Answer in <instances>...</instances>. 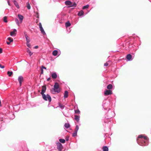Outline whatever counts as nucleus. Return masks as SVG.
Instances as JSON below:
<instances>
[{
  "label": "nucleus",
  "instance_id": "obj_47",
  "mask_svg": "<svg viewBox=\"0 0 151 151\" xmlns=\"http://www.w3.org/2000/svg\"><path fill=\"white\" fill-rule=\"evenodd\" d=\"M7 3H8V4L10 6V3L9 1H7Z\"/></svg>",
  "mask_w": 151,
  "mask_h": 151
},
{
  "label": "nucleus",
  "instance_id": "obj_24",
  "mask_svg": "<svg viewBox=\"0 0 151 151\" xmlns=\"http://www.w3.org/2000/svg\"><path fill=\"white\" fill-rule=\"evenodd\" d=\"M103 151H108V148L107 147L104 146L103 147Z\"/></svg>",
  "mask_w": 151,
  "mask_h": 151
},
{
  "label": "nucleus",
  "instance_id": "obj_22",
  "mask_svg": "<svg viewBox=\"0 0 151 151\" xmlns=\"http://www.w3.org/2000/svg\"><path fill=\"white\" fill-rule=\"evenodd\" d=\"M27 52L29 53V56H31L33 54V53L31 52L29 48H27Z\"/></svg>",
  "mask_w": 151,
  "mask_h": 151
},
{
  "label": "nucleus",
  "instance_id": "obj_13",
  "mask_svg": "<svg viewBox=\"0 0 151 151\" xmlns=\"http://www.w3.org/2000/svg\"><path fill=\"white\" fill-rule=\"evenodd\" d=\"M51 76L52 78L56 79L57 77V75L56 73L53 72L52 73Z\"/></svg>",
  "mask_w": 151,
  "mask_h": 151
},
{
  "label": "nucleus",
  "instance_id": "obj_40",
  "mask_svg": "<svg viewBox=\"0 0 151 151\" xmlns=\"http://www.w3.org/2000/svg\"><path fill=\"white\" fill-rule=\"evenodd\" d=\"M105 104L104 103L103 104V105H102V106H103V108L104 109H106V106H105Z\"/></svg>",
  "mask_w": 151,
  "mask_h": 151
},
{
  "label": "nucleus",
  "instance_id": "obj_1",
  "mask_svg": "<svg viewBox=\"0 0 151 151\" xmlns=\"http://www.w3.org/2000/svg\"><path fill=\"white\" fill-rule=\"evenodd\" d=\"M148 139L147 136L142 134L139 135L137 139L138 144L142 146L147 145H148Z\"/></svg>",
  "mask_w": 151,
  "mask_h": 151
},
{
  "label": "nucleus",
  "instance_id": "obj_35",
  "mask_svg": "<svg viewBox=\"0 0 151 151\" xmlns=\"http://www.w3.org/2000/svg\"><path fill=\"white\" fill-rule=\"evenodd\" d=\"M79 127L78 125H76V128L75 129V131H76V132H78V130L79 129Z\"/></svg>",
  "mask_w": 151,
  "mask_h": 151
},
{
  "label": "nucleus",
  "instance_id": "obj_15",
  "mask_svg": "<svg viewBox=\"0 0 151 151\" xmlns=\"http://www.w3.org/2000/svg\"><path fill=\"white\" fill-rule=\"evenodd\" d=\"M75 119L78 122H79L80 120V116L79 115H75L74 116Z\"/></svg>",
  "mask_w": 151,
  "mask_h": 151
},
{
  "label": "nucleus",
  "instance_id": "obj_18",
  "mask_svg": "<svg viewBox=\"0 0 151 151\" xmlns=\"http://www.w3.org/2000/svg\"><path fill=\"white\" fill-rule=\"evenodd\" d=\"M25 37L26 38L27 42L29 43L30 42V40L29 37L26 34L25 35Z\"/></svg>",
  "mask_w": 151,
  "mask_h": 151
},
{
  "label": "nucleus",
  "instance_id": "obj_28",
  "mask_svg": "<svg viewBox=\"0 0 151 151\" xmlns=\"http://www.w3.org/2000/svg\"><path fill=\"white\" fill-rule=\"evenodd\" d=\"M76 3L74 2L73 4L72 3V4L69 7H76Z\"/></svg>",
  "mask_w": 151,
  "mask_h": 151
},
{
  "label": "nucleus",
  "instance_id": "obj_41",
  "mask_svg": "<svg viewBox=\"0 0 151 151\" xmlns=\"http://www.w3.org/2000/svg\"><path fill=\"white\" fill-rule=\"evenodd\" d=\"M67 31L68 32V33H70L71 31L70 29L69 28V27L68 28V29H67Z\"/></svg>",
  "mask_w": 151,
  "mask_h": 151
},
{
  "label": "nucleus",
  "instance_id": "obj_50",
  "mask_svg": "<svg viewBox=\"0 0 151 151\" xmlns=\"http://www.w3.org/2000/svg\"><path fill=\"white\" fill-rule=\"evenodd\" d=\"M50 78H48L47 79V81H49V80H50Z\"/></svg>",
  "mask_w": 151,
  "mask_h": 151
},
{
  "label": "nucleus",
  "instance_id": "obj_14",
  "mask_svg": "<svg viewBox=\"0 0 151 151\" xmlns=\"http://www.w3.org/2000/svg\"><path fill=\"white\" fill-rule=\"evenodd\" d=\"M132 58V55L130 54H128L126 57V58L128 61H131L132 60L131 59Z\"/></svg>",
  "mask_w": 151,
  "mask_h": 151
},
{
  "label": "nucleus",
  "instance_id": "obj_34",
  "mask_svg": "<svg viewBox=\"0 0 151 151\" xmlns=\"http://www.w3.org/2000/svg\"><path fill=\"white\" fill-rule=\"evenodd\" d=\"M89 5L88 4H87L86 6H84L83 7L82 9H88L89 7Z\"/></svg>",
  "mask_w": 151,
  "mask_h": 151
},
{
  "label": "nucleus",
  "instance_id": "obj_25",
  "mask_svg": "<svg viewBox=\"0 0 151 151\" xmlns=\"http://www.w3.org/2000/svg\"><path fill=\"white\" fill-rule=\"evenodd\" d=\"M64 126L67 129H68L70 127V125L69 123H66L65 124Z\"/></svg>",
  "mask_w": 151,
  "mask_h": 151
},
{
  "label": "nucleus",
  "instance_id": "obj_49",
  "mask_svg": "<svg viewBox=\"0 0 151 151\" xmlns=\"http://www.w3.org/2000/svg\"><path fill=\"white\" fill-rule=\"evenodd\" d=\"M38 47L37 46H36L34 48L35 49H37L38 48Z\"/></svg>",
  "mask_w": 151,
  "mask_h": 151
},
{
  "label": "nucleus",
  "instance_id": "obj_38",
  "mask_svg": "<svg viewBox=\"0 0 151 151\" xmlns=\"http://www.w3.org/2000/svg\"><path fill=\"white\" fill-rule=\"evenodd\" d=\"M4 22H7V17L6 16H5L3 18Z\"/></svg>",
  "mask_w": 151,
  "mask_h": 151
},
{
  "label": "nucleus",
  "instance_id": "obj_12",
  "mask_svg": "<svg viewBox=\"0 0 151 151\" xmlns=\"http://www.w3.org/2000/svg\"><path fill=\"white\" fill-rule=\"evenodd\" d=\"M16 32V29H14L13 31L11 32L10 33V35L12 36H15Z\"/></svg>",
  "mask_w": 151,
  "mask_h": 151
},
{
  "label": "nucleus",
  "instance_id": "obj_8",
  "mask_svg": "<svg viewBox=\"0 0 151 151\" xmlns=\"http://www.w3.org/2000/svg\"><path fill=\"white\" fill-rule=\"evenodd\" d=\"M104 95L105 96H107L111 95L112 92L110 90H106L104 91Z\"/></svg>",
  "mask_w": 151,
  "mask_h": 151
},
{
  "label": "nucleus",
  "instance_id": "obj_6",
  "mask_svg": "<svg viewBox=\"0 0 151 151\" xmlns=\"http://www.w3.org/2000/svg\"><path fill=\"white\" fill-rule=\"evenodd\" d=\"M57 146V149L60 151H61L63 149V146L62 144L59 142L56 143Z\"/></svg>",
  "mask_w": 151,
  "mask_h": 151
},
{
  "label": "nucleus",
  "instance_id": "obj_43",
  "mask_svg": "<svg viewBox=\"0 0 151 151\" xmlns=\"http://www.w3.org/2000/svg\"><path fill=\"white\" fill-rule=\"evenodd\" d=\"M0 67L1 68H4V65H2L0 64Z\"/></svg>",
  "mask_w": 151,
  "mask_h": 151
},
{
  "label": "nucleus",
  "instance_id": "obj_26",
  "mask_svg": "<svg viewBox=\"0 0 151 151\" xmlns=\"http://www.w3.org/2000/svg\"><path fill=\"white\" fill-rule=\"evenodd\" d=\"M15 21L17 25L19 26L20 22H19L17 18H16L15 19Z\"/></svg>",
  "mask_w": 151,
  "mask_h": 151
},
{
  "label": "nucleus",
  "instance_id": "obj_44",
  "mask_svg": "<svg viewBox=\"0 0 151 151\" xmlns=\"http://www.w3.org/2000/svg\"><path fill=\"white\" fill-rule=\"evenodd\" d=\"M41 69H44L46 70V68L45 67L43 66H42Z\"/></svg>",
  "mask_w": 151,
  "mask_h": 151
},
{
  "label": "nucleus",
  "instance_id": "obj_23",
  "mask_svg": "<svg viewBox=\"0 0 151 151\" xmlns=\"http://www.w3.org/2000/svg\"><path fill=\"white\" fill-rule=\"evenodd\" d=\"M112 87L113 86L111 84H109L107 86V88L108 89H109V90H110V89H111L112 88Z\"/></svg>",
  "mask_w": 151,
  "mask_h": 151
},
{
  "label": "nucleus",
  "instance_id": "obj_30",
  "mask_svg": "<svg viewBox=\"0 0 151 151\" xmlns=\"http://www.w3.org/2000/svg\"><path fill=\"white\" fill-rule=\"evenodd\" d=\"M59 141L62 143H64L65 142V140L64 139H60L59 140Z\"/></svg>",
  "mask_w": 151,
  "mask_h": 151
},
{
  "label": "nucleus",
  "instance_id": "obj_32",
  "mask_svg": "<svg viewBox=\"0 0 151 151\" xmlns=\"http://www.w3.org/2000/svg\"><path fill=\"white\" fill-rule=\"evenodd\" d=\"M7 74L9 76H11L13 74V72L12 71H8L7 72Z\"/></svg>",
  "mask_w": 151,
  "mask_h": 151
},
{
  "label": "nucleus",
  "instance_id": "obj_31",
  "mask_svg": "<svg viewBox=\"0 0 151 151\" xmlns=\"http://www.w3.org/2000/svg\"><path fill=\"white\" fill-rule=\"evenodd\" d=\"M59 106L62 109H63L64 108V106L63 105V104H59Z\"/></svg>",
  "mask_w": 151,
  "mask_h": 151
},
{
  "label": "nucleus",
  "instance_id": "obj_42",
  "mask_svg": "<svg viewBox=\"0 0 151 151\" xmlns=\"http://www.w3.org/2000/svg\"><path fill=\"white\" fill-rule=\"evenodd\" d=\"M108 65V62H106L104 63V66H107Z\"/></svg>",
  "mask_w": 151,
  "mask_h": 151
},
{
  "label": "nucleus",
  "instance_id": "obj_11",
  "mask_svg": "<svg viewBox=\"0 0 151 151\" xmlns=\"http://www.w3.org/2000/svg\"><path fill=\"white\" fill-rule=\"evenodd\" d=\"M23 80V77L22 76H19L18 78V81L19 82L20 86L22 84V82Z\"/></svg>",
  "mask_w": 151,
  "mask_h": 151
},
{
  "label": "nucleus",
  "instance_id": "obj_2",
  "mask_svg": "<svg viewBox=\"0 0 151 151\" xmlns=\"http://www.w3.org/2000/svg\"><path fill=\"white\" fill-rule=\"evenodd\" d=\"M107 116H105L104 119V122L105 123H108L110 122L111 119V118L114 117L115 115V114L114 111H109L107 114Z\"/></svg>",
  "mask_w": 151,
  "mask_h": 151
},
{
  "label": "nucleus",
  "instance_id": "obj_39",
  "mask_svg": "<svg viewBox=\"0 0 151 151\" xmlns=\"http://www.w3.org/2000/svg\"><path fill=\"white\" fill-rule=\"evenodd\" d=\"M26 44L27 47H29L30 48V44L29 43H26Z\"/></svg>",
  "mask_w": 151,
  "mask_h": 151
},
{
  "label": "nucleus",
  "instance_id": "obj_17",
  "mask_svg": "<svg viewBox=\"0 0 151 151\" xmlns=\"http://www.w3.org/2000/svg\"><path fill=\"white\" fill-rule=\"evenodd\" d=\"M71 25V24L69 22H67L65 23V26L67 29Z\"/></svg>",
  "mask_w": 151,
  "mask_h": 151
},
{
  "label": "nucleus",
  "instance_id": "obj_36",
  "mask_svg": "<svg viewBox=\"0 0 151 151\" xmlns=\"http://www.w3.org/2000/svg\"><path fill=\"white\" fill-rule=\"evenodd\" d=\"M7 39L10 42H12L13 41V39L11 37H9Z\"/></svg>",
  "mask_w": 151,
  "mask_h": 151
},
{
  "label": "nucleus",
  "instance_id": "obj_27",
  "mask_svg": "<svg viewBox=\"0 0 151 151\" xmlns=\"http://www.w3.org/2000/svg\"><path fill=\"white\" fill-rule=\"evenodd\" d=\"M35 17L37 18H39V14L38 12H35Z\"/></svg>",
  "mask_w": 151,
  "mask_h": 151
},
{
  "label": "nucleus",
  "instance_id": "obj_46",
  "mask_svg": "<svg viewBox=\"0 0 151 151\" xmlns=\"http://www.w3.org/2000/svg\"><path fill=\"white\" fill-rule=\"evenodd\" d=\"M11 42H6V44H7V45H9L10 43Z\"/></svg>",
  "mask_w": 151,
  "mask_h": 151
},
{
  "label": "nucleus",
  "instance_id": "obj_21",
  "mask_svg": "<svg viewBox=\"0 0 151 151\" xmlns=\"http://www.w3.org/2000/svg\"><path fill=\"white\" fill-rule=\"evenodd\" d=\"M65 4L66 5H70L72 4V2L69 1H65Z\"/></svg>",
  "mask_w": 151,
  "mask_h": 151
},
{
  "label": "nucleus",
  "instance_id": "obj_5",
  "mask_svg": "<svg viewBox=\"0 0 151 151\" xmlns=\"http://www.w3.org/2000/svg\"><path fill=\"white\" fill-rule=\"evenodd\" d=\"M39 26L40 29V30L41 32V33L44 35H46V33L44 31V29H43L42 24L41 22H40L39 24Z\"/></svg>",
  "mask_w": 151,
  "mask_h": 151
},
{
  "label": "nucleus",
  "instance_id": "obj_52",
  "mask_svg": "<svg viewBox=\"0 0 151 151\" xmlns=\"http://www.w3.org/2000/svg\"><path fill=\"white\" fill-rule=\"evenodd\" d=\"M66 140L67 141H68V139H67Z\"/></svg>",
  "mask_w": 151,
  "mask_h": 151
},
{
  "label": "nucleus",
  "instance_id": "obj_16",
  "mask_svg": "<svg viewBox=\"0 0 151 151\" xmlns=\"http://www.w3.org/2000/svg\"><path fill=\"white\" fill-rule=\"evenodd\" d=\"M13 2L14 4L16 6L17 8V9H19V6L18 2L15 0H13Z\"/></svg>",
  "mask_w": 151,
  "mask_h": 151
},
{
  "label": "nucleus",
  "instance_id": "obj_10",
  "mask_svg": "<svg viewBox=\"0 0 151 151\" xmlns=\"http://www.w3.org/2000/svg\"><path fill=\"white\" fill-rule=\"evenodd\" d=\"M42 89L41 91V92H40V93L41 95H43L44 94V93L45 92L46 90V88L45 86H42Z\"/></svg>",
  "mask_w": 151,
  "mask_h": 151
},
{
  "label": "nucleus",
  "instance_id": "obj_9",
  "mask_svg": "<svg viewBox=\"0 0 151 151\" xmlns=\"http://www.w3.org/2000/svg\"><path fill=\"white\" fill-rule=\"evenodd\" d=\"M18 17L20 23H22L24 19L23 16L20 14H18Z\"/></svg>",
  "mask_w": 151,
  "mask_h": 151
},
{
  "label": "nucleus",
  "instance_id": "obj_20",
  "mask_svg": "<svg viewBox=\"0 0 151 151\" xmlns=\"http://www.w3.org/2000/svg\"><path fill=\"white\" fill-rule=\"evenodd\" d=\"M84 12L83 10H81L78 12V16H81L84 14Z\"/></svg>",
  "mask_w": 151,
  "mask_h": 151
},
{
  "label": "nucleus",
  "instance_id": "obj_48",
  "mask_svg": "<svg viewBox=\"0 0 151 151\" xmlns=\"http://www.w3.org/2000/svg\"><path fill=\"white\" fill-rule=\"evenodd\" d=\"M41 74H43V70L42 69H41Z\"/></svg>",
  "mask_w": 151,
  "mask_h": 151
},
{
  "label": "nucleus",
  "instance_id": "obj_19",
  "mask_svg": "<svg viewBox=\"0 0 151 151\" xmlns=\"http://www.w3.org/2000/svg\"><path fill=\"white\" fill-rule=\"evenodd\" d=\"M68 96V92L67 91H65L64 97V99L67 98Z\"/></svg>",
  "mask_w": 151,
  "mask_h": 151
},
{
  "label": "nucleus",
  "instance_id": "obj_4",
  "mask_svg": "<svg viewBox=\"0 0 151 151\" xmlns=\"http://www.w3.org/2000/svg\"><path fill=\"white\" fill-rule=\"evenodd\" d=\"M54 88L53 90L55 92H57L58 93H59L60 92V89H58L59 88V85L58 83L55 82V83Z\"/></svg>",
  "mask_w": 151,
  "mask_h": 151
},
{
  "label": "nucleus",
  "instance_id": "obj_7",
  "mask_svg": "<svg viewBox=\"0 0 151 151\" xmlns=\"http://www.w3.org/2000/svg\"><path fill=\"white\" fill-rule=\"evenodd\" d=\"M52 54L54 56L57 55L59 56L60 54V51L58 52V50H55L53 51Z\"/></svg>",
  "mask_w": 151,
  "mask_h": 151
},
{
  "label": "nucleus",
  "instance_id": "obj_33",
  "mask_svg": "<svg viewBox=\"0 0 151 151\" xmlns=\"http://www.w3.org/2000/svg\"><path fill=\"white\" fill-rule=\"evenodd\" d=\"M80 111L78 109L75 110V113L76 114H80Z\"/></svg>",
  "mask_w": 151,
  "mask_h": 151
},
{
  "label": "nucleus",
  "instance_id": "obj_29",
  "mask_svg": "<svg viewBox=\"0 0 151 151\" xmlns=\"http://www.w3.org/2000/svg\"><path fill=\"white\" fill-rule=\"evenodd\" d=\"M77 132L76 131H74V132L73 133L72 136L73 137H75L77 136Z\"/></svg>",
  "mask_w": 151,
  "mask_h": 151
},
{
  "label": "nucleus",
  "instance_id": "obj_45",
  "mask_svg": "<svg viewBox=\"0 0 151 151\" xmlns=\"http://www.w3.org/2000/svg\"><path fill=\"white\" fill-rule=\"evenodd\" d=\"M2 52V50L1 48H0V54Z\"/></svg>",
  "mask_w": 151,
  "mask_h": 151
},
{
  "label": "nucleus",
  "instance_id": "obj_3",
  "mask_svg": "<svg viewBox=\"0 0 151 151\" xmlns=\"http://www.w3.org/2000/svg\"><path fill=\"white\" fill-rule=\"evenodd\" d=\"M43 99L45 101H48L49 102L51 101V98L49 94L45 95V94L42 95Z\"/></svg>",
  "mask_w": 151,
  "mask_h": 151
},
{
  "label": "nucleus",
  "instance_id": "obj_37",
  "mask_svg": "<svg viewBox=\"0 0 151 151\" xmlns=\"http://www.w3.org/2000/svg\"><path fill=\"white\" fill-rule=\"evenodd\" d=\"M27 7L28 9H30L31 8V6L29 3L27 4Z\"/></svg>",
  "mask_w": 151,
  "mask_h": 151
},
{
  "label": "nucleus",
  "instance_id": "obj_51",
  "mask_svg": "<svg viewBox=\"0 0 151 151\" xmlns=\"http://www.w3.org/2000/svg\"><path fill=\"white\" fill-rule=\"evenodd\" d=\"M89 12H87V13H86V14H87Z\"/></svg>",
  "mask_w": 151,
  "mask_h": 151
}]
</instances>
